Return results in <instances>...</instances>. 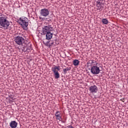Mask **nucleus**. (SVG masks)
<instances>
[{"instance_id":"nucleus-17","label":"nucleus","mask_w":128,"mask_h":128,"mask_svg":"<svg viewBox=\"0 0 128 128\" xmlns=\"http://www.w3.org/2000/svg\"><path fill=\"white\" fill-rule=\"evenodd\" d=\"M97 10H104V6H102V5H98L97 6Z\"/></svg>"},{"instance_id":"nucleus-21","label":"nucleus","mask_w":128,"mask_h":128,"mask_svg":"<svg viewBox=\"0 0 128 128\" xmlns=\"http://www.w3.org/2000/svg\"><path fill=\"white\" fill-rule=\"evenodd\" d=\"M88 62H91V64H94V60H90Z\"/></svg>"},{"instance_id":"nucleus-15","label":"nucleus","mask_w":128,"mask_h":128,"mask_svg":"<svg viewBox=\"0 0 128 128\" xmlns=\"http://www.w3.org/2000/svg\"><path fill=\"white\" fill-rule=\"evenodd\" d=\"M43 44L46 46H48V48H50L52 46V45L50 44V41H48L46 42H43Z\"/></svg>"},{"instance_id":"nucleus-25","label":"nucleus","mask_w":128,"mask_h":128,"mask_svg":"<svg viewBox=\"0 0 128 128\" xmlns=\"http://www.w3.org/2000/svg\"><path fill=\"white\" fill-rule=\"evenodd\" d=\"M54 42H52L51 44H50L52 46V44H54Z\"/></svg>"},{"instance_id":"nucleus-10","label":"nucleus","mask_w":128,"mask_h":128,"mask_svg":"<svg viewBox=\"0 0 128 128\" xmlns=\"http://www.w3.org/2000/svg\"><path fill=\"white\" fill-rule=\"evenodd\" d=\"M54 116H56V120H62V114L59 111H57L55 113Z\"/></svg>"},{"instance_id":"nucleus-1","label":"nucleus","mask_w":128,"mask_h":128,"mask_svg":"<svg viewBox=\"0 0 128 128\" xmlns=\"http://www.w3.org/2000/svg\"><path fill=\"white\" fill-rule=\"evenodd\" d=\"M10 26V21L8 20V16H4L0 17V28L4 30L8 29Z\"/></svg>"},{"instance_id":"nucleus-5","label":"nucleus","mask_w":128,"mask_h":128,"mask_svg":"<svg viewBox=\"0 0 128 128\" xmlns=\"http://www.w3.org/2000/svg\"><path fill=\"white\" fill-rule=\"evenodd\" d=\"M90 72L92 74H98L100 72V67L96 66H91Z\"/></svg>"},{"instance_id":"nucleus-18","label":"nucleus","mask_w":128,"mask_h":128,"mask_svg":"<svg viewBox=\"0 0 128 128\" xmlns=\"http://www.w3.org/2000/svg\"><path fill=\"white\" fill-rule=\"evenodd\" d=\"M27 52H30L32 50V44H30L28 48H26Z\"/></svg>"},{"instance_id":"nucleus-8","label":"nucleus","mask_w":128,"mask_h":128,"mask_svg":"<svg viewBox=\"0 0 128 128\" xmlns=\"http://www.w3.org/2000/svg\"><path fill=\"white\" fill-rule=\"evenodd\" d=\"M89 90L91 94H96L98 92V88L96 86L93 85L91 86L89 88Z\"/></svg>"},{"instance_id":"nucleus-13","label":"nucleus","mask_w":128,"mask_h":128,"mask_svg":"<svg viewBox=\"0 0 128 128\" xmlns=\"http://www.w3.org/2000/svg\"><path fill=\"white\" fill-rule=\"evenodd\" d=\"M70 70H72V68H70V67H67L66 68H64V69L63 70L64 74H66L67 72H68Z\"/></svg>"},{"instance_id":"nucleus-3","label":"nucleus","mask_w":128,"mask_h":128,"mask_svg":"<svg viewBox=\"0 0 128 128\" xmlns=\"http://www.w3.org/2000/svg\"><path fill=\"white\" fill-rule=\"evenodd\" d=\"M51 70L54 74V78H60V73H58V71L60 70V66H54V67H52Z\"/></svg>"},{"instance_id":"nucleus-2","label":"nucleus","mask_w":128,"mask_h":128,"mask_svg":"<svg viewBox=\"0 0 128 128\" xmlns=\"http://www.w3.org/2000/svg\"><path fill=\"white\" fill-rule=\"evenodd\" d=\"M17 22L21 26L22 28H23V30H28V18L24 16L20 17L18 20Z\"/></svg>"},{"instance_id":"nucleus-23","label":"nucleus","mask_w":128,"mask_h":128,"mask_svg":"<svg viewBox=\"0 0 128 128\" xmlns=\"http://www.w3.org/2000/svg\"><path fill=\"white\" fill-rule=\"evenodd\" d=\"M22 52H28V50H26V48H24L22 50Z\"/></svg>"},{"instance_id":"nucleus-4","label":"nucleus","mask_w":128,"mask_h":128,"mask_svg":"<svg viewBox=\"0 0 128 128\" xmlns=\"http://www.w3.org/2000/svg\"><path fill=\"white\" fill-rule=\"evenodd\" d=\"M54 28L50 26H44L42 29L41 34L42 36H44V34H46L48 32H52Z\"/></svg>"},{"instance_id":"nucleus-24","label":"nucleus","mask_w":128,"mask_h":128,"mask_svg":"<svg viewBox=\"0 0 128 128\" xmlns=\"http://www.w3.org/2000/svg\"><path fill=\"white\" fill-rule=\"evenodd\" d=\"M60 122H62L63 124L66 123V120L64 121L62 119L60 120Z\"/></svg>"},{"instance_id":"nucleus-11","label":"nucleus","mask_w":128,"mask_h":128,"mask_svg":"<svg viewBox=\"0 0 128 128\" xmlns=\"http://www.w3.org/2000/svg\"><path fill=\"white\" fill-rule=\"evenodd\" d=\"M52 33L50 32H48L46 33V40H52Z\"/></svg>"},{"instance_id":"nucleus-20","label":"nucleus","mask_w":128,"mask_h":128,"mask_svg":"<svg viewBox=\"0 0 128 128\" xmlns=\"http://www.w3.org/2000/svg\"><path fill=\"white\" fill-rule=\"evenodd\" d=\"M9 98H11V100H14V95L10 94Z\"/></svg>"},{"instance_id":"nucleus-7","label":"nucleus","mask_w":128,"mask_h":128,"mask_svg":"<svg viewBox=\"0 0 128 128\" xmlns=\"http://www.w3.org/2000/svg\"><path fill=\"white\" fill-rule=\"evenodd\" d=\"M40 14L41 16L46 17L50 14V11L47 8H43L40 10Z\"/></svg>"},{"instance_id":"nucleus-14","label":"nucleus","mask_w":128,"mask_h":128,"mask_svg":"<svg viewBox=\"0 0 128 128\" xmlns=\"http://www.w3.org/2000/svg\"><path fill=\"white\" fill-rule=\"evenodd\" d=\"M102 22L104 24H108V20L106 18L102 19Z\"/></svg>"},{"instance_id":"nucleus-19","label":"nucleus","mask_w":128,"mask_h":128,"mask_svg":"<svg viewBox=\"0 0 128 128\" xmlns=\"http://www.w3.org/2000/svg\"><path fill=\"white\" fill-rule=\"evenodd\" d=\"M102 6V0H98V1H97V4L96 6Z\"/></svg>"},{"instance_id":"nucleus-9","label":"nucleus","mask_w":128,"mask_h":128,"mask_svg":"<svg viewBox=\"0 0 128 128\" xmlns=\"http://www.w3.org/2000/svg\"><path fill=\"white\" fill-rule=\"evenodd\" d=\"M10 126L11 128H16V127L18 126V122H16V120L12 121L10 123Z\"/></svg>"},{"instance_id":"nucleus-12","label":"nucleus","mask_w":128,"mask_h":128,"mask_svg":"<svg viewBox=\"0 0 128 128\" xmlns=\"http://www.w3.org/2000/svg\"><path fill=\"white\" fill-rule=\"evenodd\" d=\"M73 64L76 66H78L80 64V61L78 60H73Z\"/></svg>"},{"instance_id":"nucleus-6","label":"nucleus","mask_w":128,"mask_h":128,"mask_svg":"<svg viewBox=\"0 0 128 128\" xmlns=\"http://www.w3.org/2000/svg\"><path fill=\"white\" fill-rule=\"evenodd\" d=\"M14 42L20 46V44H24V38L21 36H17L14 38Z\"/></svg>"},{"instance_id":"nucleus-22","label":"nucleus","mask_w":128,"mask_h":128,"mask_svg":"<svg viewBox=\"0 0 128 128\" xmlns=\"http://www.w3.org/2000/svg\"><path fill=\"white\" fill-rule=\"evenodd\" d=\"M68 128H74V127L72 126V125H69L68 126H67Z\"/></svg>"},{"instance_id":"nucleus-16","label":"nucleus","mask_w":128,"mask_h":128,"mask_svg":"<svg viewBox=\"0 0 128 128\" xmlns=\"http://www.w3.org/2000/svg\"><path fill=\"white\" fill-rule=\"evenodd\" d=\"M23 44H26V46H24L25 47L28 46V45L30 46V44H30V42H28V40H24V42H23Z\"/></svg>"}]
</instances>
